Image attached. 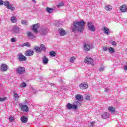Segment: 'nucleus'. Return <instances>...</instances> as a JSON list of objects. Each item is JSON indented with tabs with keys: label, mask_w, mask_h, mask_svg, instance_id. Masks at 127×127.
Returning <instances> with one entry per match:
<instances>
[{
	"label": "nucleus",
	"mask_w": 127,
	"mask_h": 127,
	"mask_svg": "<svg viewBox=\"0 0 127 127\" xmlns=\"http://www.w3.org/2000/svg\"><path fill=\"white\" fill-rule=\"evenodd\" d=\"M73 28L72 31H78L82 32L85 26V22L84 21H76L73 23Z\"/></svg>",
	"instance_id": "1"
},
{
	"label": "nucleus",
	"mask_w": 127,
	"mask_h": 127,
	"mask_svg": "<svg viewBox=\"0 0 127 127\" xmlns=\"http://www.w3.org/2000/svg\"><path fill=\"white\" fill-rule=\"evenodd\" d=\"M40 47L38 46H35L34 48V50H35L36 52H38L39 53H41L42 50H46V48L45 47V46H44V45L41 44L40 45Z\"/></svg>",
	"instance_id": "2"
},
{
	"label": "nucleus",
	"mask_w": 127,
	"mask_h": 127,
	"mask_svg": "<svg viewBox=\"0 0 127 127\" xmlns=\"http://www.w3.org/2000/svg\"><path fill=\"white\" fill-rule=\"evenodd\" d=\"M19 107L20 108V110L22 112H25L26 113H27L29 111V109L26 105H23L22 104L19 103Z\"/></svg>",
	"instance_id": "3"
},
{
	"label": "nucleus",
	"mask_w": 127,
	"mask_h": 127,
	"mask_svg": "<svg viewBox=\"0 0 127 127\" xmlns=\"http://www.w3.org/2000/svg\"><path fill=\"white\" fill-rule=\"evenodd\" d=\"M3 4H4L5 6H6L8 9H10L11 10H14V9H15L14 7L11 6V4H9V1H4Z\"/></svg>",
	"instance_id": "4"
},
{
	"label": "nucleus",
	"mask_w": 127,
	"mask_h": 127,
	"mask_svg": "<svg viewBox=\"0 0 127 127\" xmlns=\"http://www.w3.org/2000/svg\"><path fill=\"white\" fill-rule=\"evenodd\" d=\"M84 62L87 64H91L92 66H94L95 65L93 64L94 60H93L91 58H90V57H87L84 60Z\"/></svg>",
	"instance_id": "5"
},
{
	"label": "nucleus",
	"mask_w": 127,
	"mask_h": 127,
	"mask_svg": "<svg viewBox=\"0 0 127 127\" xmlns=\"http://www.w3.org/2000/svg\"><path fill=\"white\" fill-rule=\"evenodd\" d=\"M87 26L88 27V29L92 32H94L96 30V28H95V26L93 25V23L92 22H88L87 23Z\"/></svg>",
	"instance_id": "6"
},
{
	"label": "nucleus",
	"mask_w": 127,
	"mask_h": 127,
	"mask_svg": "<svg viewBox=\"0 0 127 127\" xmlns=\"http://www.w3.org/2000/svg\"><path fill=\"white\" fill-rule=\"evenodd\" d=\"M66 108L68 110H77L78 106L76 105H72L71 103H67Z\"/></svg>",
	"instance_id": "7"
},
{
	"label": "nucleus",
	"mask_w": 127,
	"mask_h": 127,
	"mask_svg": "<svg viewBox=\"0 0 127 127\" xmlns=\"http://www.w3.org/2000/svg\"><path fill=\"white\" fill-rule=\"evenodd\" d=\"M8 66L6 64H2L0 66V70L2 72H6L7 71Z\"/></svg>",
	"instance_id": "8"
},
{
	"label": "nucleus",
	"mask_w": 127,
	"mask_h": 127,
	"mask_svg": "<svg viewBox=\"0 0 127 127\" xmlns=\"http://www.w3.org/2000/svg\"><path fill=\"white\" fill-rule=\"evenodd\" d=\"M88 87V84L85 82H82L79 85V88L81 90H86V89H87Z\"/></svg>",
	"instance_id": "9"
},
{
	"label": "nucleus",
	"mask_w": 127,
	"mask_h": 127,
	"mask_svg": "<svg viewBox=\"0 0 127 127\" xmlns=\"http://www.w3.org/2000/svg\"><path fill=\"white\" fill-rule=\"evenodd\" d=\"M16 70L18 74H23L25 72V69L23 67H19Z\"/></svg>",
	"instance_id": "10"
},
{
	"label": "nucleus",
	"mask_w": 127,
	"mask_h": 127,
	"mask_svg": "<svg viewBox=\"0 0 127 127\" xmlns=\"http://www.w3.org/2000/svg\"><path fill=\"white\" fill-rule=\"evenodd\" d=\"M38 28H39V24H36L33 25L32 29L34 32L37 33V29H38Z\"/></svg>",
	"instance_id": "11"
},
{
	"label": "nucleus",
	"mask_w": 127,
	"mask_h": 127,
	"mask_svg": "<svg viewBox=\"0 0 127 127\" xmlns=\"http://www.w3.org/2000/svg\"><path fill=\"white\" fill-rule=\"evenodd\" d=\"M75 98L76 101H83V100H84V97L81 94H77L75 96Z\"/></svg>",
	"instance_id": "12"
},
{
	"label": "nucleus",
	"mask_w": 127,
	"mask_h": 127,
	"mask_svg": "<svg viewBox=\"0 0 127 127\" xmlns=\"http://www.w3.org/2000/svg\"><path fill=\"white\" fill-rule=\"evenodd\" d=\"M120 9L121 11H122V12H127V5H126L125 4L122 5L120 7Z\"/></svg>",
	"instance_id": "13"
},
{
	"label": "nucleus",
	"mask_w": 127,
	"mask_h": 127,
	"mask_svg": "<svg viewBox=\"0 0 127 127\" xmlns=\"http://www.w3.org/2000/svg\"><path fill=\"white\" fill-rule=\"evenodd\" d=\"M34 54V52L32 50H29L26 52V56H32Z\"/></svg>",
	"instance_id": "14"
},
{
	"label": "nucleus",
	"mask_w": 127,
	"mask_h": 127,
	"mask_svg": "<svg viewBox=\"0 0 127 127\" xmlns=\"http://www.w3.org/2000/svg\"><path fill=\"white\" fill-rule=\"evenodd\" d=\"M27 35L30 39H34L36 37L34 36V35H33V33H31V32H27Z\"/></svg>",
	"instance_id": "15"
},
{
	"label": "nucleus",
	"mask_w": 127,
	"mask_h": 127,
	"mask_svg": "<svg viewBox=\"0 0 127 127\" xmlns=\"http://www.w3.org/2000/svg\"><path fill=\"white\" fill-rule=\"evenodd\" d=\"M18 60L19 61H25L26 57L23 56V55H19Z\"/></svg>",
	"instance_id": "16"
},
{
	"label": "nucleus",
	"mask_w": 127,
	"mask_h": 127,
	"mask_svg": "<svg viewBox=\"0 0 127 127\" xmlns=\"http://www.w3.org/2000/svg\"><path fill=\"white\" fill-rule=\"evenodd\" d=\"M59 31L60 35L62 36H64L66 34V32L62 28H60Z\"/></svg>",
	"instance_id": "17"
},
{
	"label": "nucleus",
	"mask_w": 127,
	"mask_h": 127,
	"mask_svg": "<svg viewBox=\"0 0 127 127\" xmlns=\"http://www.w3.org/2000/svg\"><path fill=\"white\" fill-rule=\"evenodd\" d=\"M83 48L85 51H89L91 49V46L89 44H85L83 45Z\"/></svg>",
	"instance_id": "18"
},
{
	"label": "nucleus",
	"mask_w": 127,
	"mask_h": 127,
	"mask_svg": "<svg viewBox=\"0 0 127 127\" xmlns=\"http://www.w3.org/2000/svg\"><path fill=\"white\" fill-rule=\"evenodd\" d=\"M21 121L22 123L25 124L26 123H27V121H28V118H27V117H26L25 116H22L21 118Z\"/></svg>",
	"instance_id": "19"
},
{
	"label": "nucleus",
	"mask_w": 127,
	"mask_h": 127,
	"mask_svg": "<svg viewBox=\"0 0 127 127\" xmlns=\"http://www.w3.org/2000/svg\"><path fill=\"white\" fill-rule=\"evenodd\" d=\"M13 31L15 33H18L19 32V27L17 26H14L13 27Z\"/></svg>",
	"instance_id": "20"
},
{
	"label": "nucleus",
	"mask_w": 127,
	"mask_h": 127,
	"mask_svg": "<svg viewBox=\"0 0 127 127\" xmlns=\"http://www.w3.org/2000/svg\"><path fill=\"white\" fill-rule=\"evenodd\" d=\"M103 31H104V33L105 34H107V35H109V34H110V29H109V28H107L106 27H104Z\"/></svg>",
	"instance_id": "21"
},
{
	"label": "nucleus",
	"mask_w": 127,
	"mask_h": 127,
	"mask_svg": "<svg viewBox=\"0 0 127 127\" xmlns=\"http://www.w3.org/2000/svg\"><path fill=\"white\" fill-rule=\"evenodd\" d=\"M42 61H43V64H44L45 65H46V64H48V62L49 61L48 60V58H47L46 56H44Z\"/></svg>",
	"instance_id": "22"
},
{
	"label": "nucleus",
	"mask_w": 127,
	"mask_h": 127,
	"mask_svg": "<svg viewBox=\"0 0 127 127\" xmlns=\"http://www.w3.org/2000/svg\"><path fill=\"white\" fill-rule=\"evenodd\" d=\"M109 114L107 112L104 113L101 115V117L102 118V119H104L105 120H106V119H108V118H109Z\"/></svg>",
	"instance_id": "23"
},
{
	"label": "nucleus",
	"mask_w": 127,
	"mask_h": 127,
	"mask_svg": "<svg viewBox=\"0 0 127 127\" xmlns=\"http://www.w3.org/2000/svg\"><path fill=\"white\" fill-rule=\"evenodd\" d=\"M105 10L107 11H110V10L113 9V7L111 5H105L104 7Z\"/></svg>",
	"instance_id": "24"
},
{
	"label": "nucleus",
	"mask_w": 127,
	"mask_h": 127,
	"mask_svg": "<svg viewBox=\"0 0 127 127\" xmlns=\"http://www.w3.org/2000/svg\"><path fill=\"white\" fill-rule=\"evenodd\" d=\"M108 111L111 113H115L116 112V108L112 106H109L108 107Z\"/></svg>",
	"instance_id": "25"
},
{
	"label": "nucleus",
	"mask_w": 127,
	"mask_h": 127,
	"mask_svg": "<svg viewBox=\"0 0 127 127\" xmlns=\"http://www.w3.org/2000/svg\"><path fill=\"white\" fill-rule=\"evenodd\" d=\"M13 96L14 97L15 101H18V99H19L18 94L15 92H13Z\"/></svg>",
	"instance_id": "26"
},
{
	"label": "nucleus",
	"mask_w": 127,
	"mask_h": 127,
	"mask_svg": "<svg viewBox=\"0 0 127 127\" xmlns=\"http://www.w3.org/2000/svg\"><path fill=\"white\" fill-rule=\"evenodd\" d=\"M10 21L11 22H12V23H15V22H17V19H16L15 17L12 16L10 18Z\"/></svg>",
	"instance_id": "27"
},
{
	"label": "nucleus",
	"mask_w": 127,
	"mask_h": 127,
	"mask_svg": "<svg viewBox=\"0 0 127 127\" xmlns=\"http://www.w3.org/2000/svg\"><path fill=\"white\" fill-rule=\"evenodd\" d=\"M46 11L48 13H52V12H53V8L47 7Z\"/></svg>",
	"instance_id": "28"
},
{
	"label": "nucleus",
	"mask_w": 127,
	"mask_h": 127,
	"mask_svg": "<svg viewBox=\"0 0 127 127\" xmlns=\"http://www.w3.org/2000/svg\"><path fill=\"white\" fill-rule=\"evenodd\" d=\"M108 50L110 53H111V54H113V53H115V49L113 48L112 47H110L108 49Z\"/></svg>",
	"instance_id": "29"
},
{
	"label": "nucleus",
	"mask_w": 127,
	"mask_h": 127,
	"mask_svg": "<svg viewBox=\"0 0 127 127\" xmlns=\"http://www.w3.org/2000/svg\"><path fill=\"white\" fill-rule=\"evenodd\" d=\"M49 55L50 56H51V57H54L56 55V53H55L54 51H52L49 53Z\"/></svg>",
	"instance_id": "30"
},
{
	"label": "nucleus",
	"mask_w": 127,
	"mask_h": 127,
	"mask_svg": "<svg viewBox=\"0 0 127 127\" xmlns=\"http://www.w3.org/2000/svg\"><path fill=\"white\" fill-rule=\"evenodd\" d=\"M22 24H23V25H27L28 24V22L25 20H22L21 21Z\"/></svg>",
	"instance_id": "31"
},
{
	"label": "nucleus",
	"mask_w": 127,
	"mask_h": 127,
	"mask_svg": "<svg viewBox=\"0 0 127 127\" xmlns=\"http://www.w3.org/2000/svg\"><path fill=\"white\" fill-rule=\"evenodd\" d=\"M9 119L10 121V123H12V122L14 121V116H10Z\"/></svg>",
	"instance_id": "32"
},
{
	"label": "nucleus",
	"mask_w": 127,
	"mask_h": 127,
	"mask_svg": "<svg viewBox=\"0 0 127 127\" xmlns=\"http://www.w3.org/2000/svg\"><path fill=\"white\" fill-rule=\"evenodd\" d=\"M23 46H26L27 47H30V44L28 42H26V43H24Z\"/></svg>",
	"instance_id": "33"
},
{
	"label": "nucleus",
	"mask_w": 127,
	"mask_h": 127,
	"mask_svg": "<svg viewBox=\"0 0 127 127\" xmlns=\"http://www.w3.org/2000/svg\"><path fill=\"white\" fill-rule=\"evenodd\" d=\"M20 87L21 88H25V87H26V83L23 82L22 84H20Z\"/></svg>",
	"instance_id": "34"
},
{
	"label": "nucleus",
	"mask_w": 127,
	"mask_h": 127,
	"mask_svg": "<svg viewBox=\"0 0 127 127\" xmlns=\"http://www.w3.org/2000/svg\"><path fill=\"white\" fill-rule=\"evenodd\" d=\"M75 59H76V58L75 57H72L70 59V62H71V63H73V62H74V61H75Z\"/></svg>",
	"instance_id": "35"
},
{
	"label": "nucleus",
	"mask_w": 127,
	"mask_h": 127,
	"mask_svg": "<svg viewBox=\"0 0 127 127\" xmlns=\"http://www.w3.org/2000/svg\"><path fill=\"white\" fill-rule=\"evenodd\" d=\"M6 97H4L3 98H0V102H4V101H6Z\"/></svg>",
	"instance_id": "36"
},
{
	"label": "nucleus",
	"mask_w": 127,
	"mask_h": 127,
	"mask_svg": "<svg viewBox=\"0 0 127 127\" xmlns=\"http://www.w3.org/2000/svg\"><path fill=\"white\" fill-rule=\"evenodd\" d=\"M63 5H64V3L63 2H62L60 3H59L57 5V6H58V7H60V6H63Z\"/></svg>",
	"instance_id": "37"
},
{
	"label": "nucleus",
	"mask_w": 127,
	"mask_h": 127,
	"mask_svg": "<svg viewBox=\"0 0 127 127\" xmlns=\"http://www.w3.org/2000/svg\"><path fill=\"white\" fill-rule=\"evenodd\" d=\"M11 41L12 42H16V39L15 38H11Z\"/></svg>",
	"instance_id": "38"
},
{
	"label": "nucleus",
	"mask_w": 127,
	"mask_h": 127,
	"mask_svg": "<svg viewBox=\"0 0 127 127\" xmlns=\"http://www.w3.org/2000/svg\"><path fill=\"white\" fill-rule=\"evenodd\" d=\"M112 45H113V46H117V44L116 43L115 41H112Z\"/></svg>",
	"instance_id": "39"
},
{
	"label": "nucleus",
	"mask_w": 127,
	"mask_h": 127,
	"mask_svg": "<svg viewBox=\"0 0 127 127\" xmlns=\"http://www.w3.org/2000/svg\"><path fill=\"white\" fill-rule=\"evenodd\" d=\"M3 1L2 0H0V5H3Z\"/></svg>",
	"instance_id": "40"
},
{
	"label": "nucleus",
	"mask_w": 127,
	"mask_h": 127,
	"mask_svg": "<svg viewBox=\"0 0 127 127\" xmlns=\"http://www.w3.org/2000/svg\"><path fill=\"white\" fill-rule=\"evenodd\" d=\"M108 50V48L107 47H103V51H107Z\"/></svg>",
	"instance_id": "41"
},
{
	"label": "nucleus",
	"mask_w": 127,
	"mask_h": 127,
	"mask_svg": "<svg viewBox=\"0 0 127 127\" xmlns=\"http://www.w3.org/2000/svg\"><path fill=\"white\" fill-rule=\"evenodd\" d=\"M95 124V122H91L90 123V127H93V126H94V124Z\"/></svg>",
	"instance_id": "42"
},
{
	"label": "nucleus",
	"mask_w": 127,
	"mask_h": 127,
	"mask_svg": "<svg viewBox=\"0 0 127 127\" xmlns=\"http://www.w3.org/2000/svg\"><path fill=\"white\" fill-rule=\"evenodd\" d=\"M104 67H101L100 68H99V71H104Z\"/></svg>",
	"instance_id": "43"
},
{
	"label": "nucleus",
	"mask_w": 127,
	"mask_h": 127,
	"mask_svg": "<svg viewBox=\"0 0 127 127\" xmlns=\"http://www.w3.org/2000/svg\"><path fill=\"white\" fill-rule=\"evenodd\" d=\"M85 100H90V96H87V97L85 98Z\"/></svg>",
	"instance_id": "44"
},
{
	"label": "nucleus",
	"mask_w": 127,
	"mask_h": 127,
	"mask_svg": "<svg viewBox=\"0 0 127 127\" xmlns=\"http://www.w3.org/2000/svg\"><path fill=\"white\" fill-rule=\"evenodd\" d=\"M124 70L125 71H127V65H126L125 67H124Z\"/></svg>",
	"instance_id": "45"
},
{
	"label": "nucleus",
	"mask_w": 127,
	"mask_h": 127,
	"mask_svg": "<svg viewBox=\"0 0 127 127\" xmlns=\"http://www.w3.org/2000/svg\"><path fill=\"white\" fill-rule=\"evenodd\" d=\"M109 91V89L105 88V92H108Z\"/></svg>",
	"instance_id": "46"
},
{
	"label": "nucleus",
	"mask_w": 127,
	"mask_h": 127,
	"mask_svg": "<svg viewBox=\"0 0 127 127\" xmlns=\"http://www.w3.org/2000/svg\"><path fill=\"white\" fill-rule=\"evenodd\" d=\"M32 1H33L34 3H36V1H35V0H32Z\"/></svg>",
	"instance_id": "47"
}]
</instances>
